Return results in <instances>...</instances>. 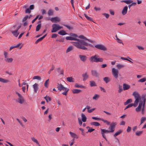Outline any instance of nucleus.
<instances>
[{
  "label": "nucleus",
  "instance_id": "24",
  "mask_svg": "<svg viewBox=\"0 0 146 146\" xmlns=\"http://www.w3.org/2000/svg\"><path fill=\"white\" fill-rule=\"evenodd\" d=\"M69 133L71 136L74 138H76L78 139V136L75 133L72 132H70Z\"/></svg>",
  "mask_w": 146,
  "mask_h": 146
},
{
  "label": "nucleus",
  "instance_id": "62",
  "mask_svg": "<svg viewBox=\"0 0 146 146\" xmlns=\"http://www.w3.org/2000/svg\"><path fill=\"white\" fill-rule=\"evenodd\" d=\"M95 130V129H94L91 128L89 129H88V131L86 133H88V132H91Z\"/></svg>",
  "mask_w": 146,
  "mask_h": 146
},
{
  "label": "nucleus",
  "instance_id": "27",
  "mask_svg": "<svg viewBox=\"0 0 146 146\" xmlns=\"http://www.w3.org/2000/svg\"><path fill=\"white\" fill-rule=\"evenodd\" d=\"M31 140L35 143L37 145L39 146H40V145L39 144V142L34 137H32L31 138Z\"/></svg>",
  "mask_w": 146,
  "mask_h": 146
},
{
  "label": "nucleus",
  "instance_id": "18",
  "mask_svg": "<svg viewBox=\"0 0 146 146\" xmlns=\"http://www.w3.org/2000/svg\"><path fill=\"white\" fill-rule=\"evenodd\" d=\"M82 76L83 78V81H85L87 79L88 77V75L87 72H86L84 74H82Z\"/></svg>",
  "mask_w": 146,
  "mask_h": 146
},
{
  "label": "nucleus",
  "instance_id": "20",
  "mask_svg": "<svg viewBox=\"0 0 146 146\" xmlns=\"http://www.w3.org/2000/svg\"><path fill=\"white\" fill-rule=\"evenodd\" d=\"M143 106V105L140 104H139L138 107L136 108L135 111L137 112H139L140 111L142 108V106Z\"/></svg>",
  "mask_w": 146,
  "mask_h": 146
},
{
  "label": "nucleus",
  "instance_id": "31",
  "mask_svg": "<svg viewBox=\"0 0 146 146\" xmlns=\"http://www.w3.org/2000/svg\"><path fill=\"white\" fill-rule=\"evenodd\" d=\"M90 124L91 125H94L95 126H100V124L99 123L97 122H92L90 123Z\"/></svg>",
  "mask_w": 146,
  "mask_h": 146
},
{
  "label": "nucleus",
  "instance_id": "50",
  "mask_svg": "<svg viewBox=\"0 0 146 146\" xmlns=\"http://www.w3.org/2000/svg\"><path fill=\"white\" fill-rule=\"evenodd\" d=\"M53 11L51 9H50L49 10L48 14L49 16L51 15H53Z\"/></svg>",
  "mask_w": 146,
  "mask_h": 146
},
{
  "label": "nucleus",
  "instance_id": "45",
  "mask_svg": "<svg viewBox=\"0 0 146 146\" xmlns=\"http://www.w3.org/2000/svg\"><path fill=\"white\" fill-rule=\"evenodd\" d=\"M41 27V24H38L36 27V31H38L40 29Z\"/></svg>",
  "mask_w": 146,
  "mask_h": 146
},
{
  "label": "nucleus",
  "instance_id": "23",
  "mask_svg": "<svg viewBox=\"0 0 146 146\" xmlns=\"http://www.w3.org/2000/svg\"><path fill=\"white\" fill-rule=\"evenodd\" d=\"M47 34H45L44 36H43L40 37V38H39L38 39H37L36 41L35 42V43L37 44L39 42L41 41L42 40V39L44 38L46 36Z\"/></svg>",
  "mask_w": 146,
  "mask_h": 146
},
{
  "label": "nucleus",
  "instance_id": "54",
  "mask_svg": "<svg viewBox=\"0 0 146 146\" xmlns=\"http://www.w3.org/2000/svg\"><path fill=\"white\" fill-rule=\"evenodd\" d=\"M119 89L118 90V92L119 93H120L123 90V89L122 88V86H121L119 85Z\"/></svg>",
  "mask_w": 146,
  "mask_h": 146
},
{
  "label": "nucleus",
  "instance_id": "8",
  "mask_svg": "<svg viewBox=\"0 0 146 146\" xmlns=\"http://www.w3.org/2000/svg\"><path fill=\"white\" fill-rule=\"evenodd\" d=\"M95 47L97 49L104 51L106 50H107V48L104 46L102 44H98L95 45Z\"/></svg>",
  "mask_w": 146,
  "mask_h": 146
},
{
  "label": "nucleus",
  "instance_id": "47",
  "mask_svg": "<svg viewBox=\"0 0 146 146\" xmlns=\"http://www.w3.org/2000/svg\"><path fill=\"white\" fill-rule=\"evenodd\" d=\"M146 81V78H141L140 80H139L138 82H145V81Z\"/></svg>",
  "mask_w": 146,
  "mask_h": 146
},
{
  "label": "nucleus",
  "instance_id": "63",
  "mask_svg": "<svg viewBox=\"0 0 146 146\" xmlns=\"http://www.w3.org/2000/svg\"><path fill=\"white\" fill-rule=\"evenodd\" d=\"M95 109V108H93L89 110H88L87 111L88 113H92L93 111H94Z\"/></svg>",
  "mask_w": 146,
  "mask_h": 146
},
{
  "label": "nucleus",
  "instance_id": "56",
  "mask_svg": "<svg viewBox=\"0 0 146 146\" xmlns=\"http://www.w3.org/2000/svg\"><path fill=\"white\" fill-rule=\"evenodd\" d=\"M21 43H19L18 44H17V45H15V46L16 47V48H19H19L20 49H21L22 47V46H21Z\"/></svg>",
  "mask_w": 146,
  "mask_h": 146
},
{
  "label": "nucleus",
  "instance_id": "53",
  "mask_svg": "<svg viewBox=\"0 0 146 146\" xmlns=\"http://www.w3.org/2000/svg\"><path fill=\"white\" fill-rule=\"evenodd\" d=\"M146 118L145 117H142L141 119V124H142L146 120Z\"/></svg>",
  "mask_w": 146,
  "mask_h": 146
},
{
  "label": "nucleus",
  "instance_id": "43",
  "mask_svg": "<svg viewBox=\"0 0 146 146\" xmlns=\"http://www.w3.org/2000/svg\"><path fill=\"white\" fill-rule=\"evenodd\" d=\"M69 90V89L66 88L64 90L65 91L62 93V94L65 96H66L67 95V93L68 91Z\"/></svg>",
  "mask_w": 146,
  "mask_h": 146
},
{
  "label": "nucleus",
  "instance_id": "22",
  "mask_svg": "<svg viewBox=\"0 0 146 146\" xmlns=\"http://www.w3.org/2000/svg\"><path fill=\"white\" fill-rule=\"evenodd\" d=\"M57 71L60 74L64 75V71L63 69H61L60 68H58L56 69Z\"/></svg>",
  "mask_w": 146,
  "mask_h": 146
},
{
  "label": "nucleus",
  "instance_id": "10",
  "mask_svg": "<svg viewBox=\"0 0 146 146\" xmlns=\"http://www.w3.org/2000/svg\"><path fill=\"white\" fill-rule=\"evenodd\" d=\"M92 75L95 77L98 78L100 74L96 70H91Z\"/></svg>",
  "mask_w": 146,
  "mask_h": 146
},
{
  "label": "nucleus",
  "instance_id": "21",
  "mask_svg": "<svg viewBox=\"0 0 146 146\" xmlns=\"http://www.w3.org/2000/svg\"><path fill=\"white\" fill-rule=\"evenodd\" d=\"M82 120L83 122H85L86 121V117L84 114L82 113L81 114Z\"/></svg>",
  "mask_w": 146,
  "mask_h": 146
},
{
  "label": "nucleus",
  "instance_id": "1",
  "mask_svg": "<svg viewBox=\"0 0 146 146\" xmlns=\"http://www.w3.org/2000/svg\"><path fill=\"white\" fill-rule=\"evenodd\" d=\"M66 36V38L67 40H74L75 42H73V44L77 48L81 49L86 50L87 48L86 46H88L90 47H93V46L91 44H88L86 41L77 39L76 37L73 36Z\"/></svg>",
  "mask_w": 146,
  "mask_h": 146
},
{
  "label": "nucleus",
  "instance_id": "25",
  "mask_svg": "<svg viewBox=\"0 0 146 146\" xmlns=\"http://www.w3.org/2000/svg\"><path fill=\"white\" fill-rule=\"evenodd\" d=\"M73 49V47L72 46H69L67 49L66 51V53H68L71 51H72Z\"/></svg>",
  "mask_w": 146,
  "mask_h": 146
},
{
  "label": "nucleus",
  "instance_id": "36",
  "mask_svg": "<svg viewBox=\"0 0 146 146\" xmlns=\"http://www.w3.org/2000/svg\"><path fill=\"white\" fill-rule=\"evenodd\" d=\"M104 81L107 83L109 82L110 80V78L108 77H105L103 78Z\"/></svg>",
  "mask_w": 146,
  "mask_h": 146
},
{
  "label": "nucleus",
  "instance_id": "44",
  "mask_svg": "<svg viewBox=\"0 0 146 146\" xmlns=\"http://www.w3.org/2000/svg\"><path fill=\"white\" fill-rule=\"evenodd\" d=\"M49 80V79H48L45 82L44 84V86L46 88L48 87V85L49 84L48 81Z\"/></svg>",
  "mask_w": 146,
  "mask_h": 146
},
{
  "label": "nucleus",
  "instance_id": "60",
  "mask_svg": "<svg viewBox=\"0 0 146 146\" xmlns=\"http://www.w3.org/2000/svg\"><path fill=\"white\" fill-rule=\"evenodd\" d=\"M30 9L29 8L26 9L25 10V12L26 13H30L31 12Z\"/></svg>",
  "mask_w": 146,
  "mask_h": 146
},
{
  "label": "nucleus",
  "instance_id": "38",
  "mask_svg": "<svg viewBox=\"0 0 146 146\" xmlns=\"http://www.w3.org/2000/svg\"><path fill=\"white\" fill-rule=\"evenodd\" d=\"M0 82L3 83H7L9 82V80L0 78Z\"/></svg>",
  "mask_w": 146,
  "mask_h": 146
},
{
  "label": "nucleus",
  "instance_id": "5",
  "mask_svg": "<svg viewBox=\"0 0 146 146\" xmlns=\"http://www.w3.org/2000/svg\"><path fill=\"white\" fill-rule=\"evenodd\" d=\"M15 93L19 97V98L17 100H16V101L21 104H23L25 102L24 98L17 92H16Z\"/></svg>",
  "mask_w": 146,
  "mask_h": 146
},
{
  "label": "nucleus",
  "instance_id": "46",
  "mask_svg": "<svg viewBox=\"0 0 146 146\" xmlns=\"http://www.w3.org/2000/svg\"><path fill=\"white\" fill-rule=\"evenodd\" d=\"M117 124V123L116 122H112L110 125V126L112 127L115 128V126Z\"/></svg>",
  "mask_w": 146,
  "mask_h": 146
},
{
  "label": "nucleus",
  "instance_id": "6",
  "mask_svg": "<svg viewBox=\"0 0 146 146\" xmlns=\"http://www.w3.org/2000/svg\"><path fill=\"white\" fill-rule=\"evenodd\" d=\"M72 36H73L74 37H78L79 38H81V39H83L85 40V41H86L88 44H88L87 42L86 41H87L88 42H92V41L91 40H90L89 39H87L86 37H85L83 35H80L78 36L77 35L75 34H72ZM85 41V40H84Z\"/></svg>",
  "mask_w": 146,
  "mask_h": 146
},
{
  "label": "nucleus",
  "instance_id": "26",
  "mask_svg": "<svg viewBox=\"0 0 146 146\" xmlns=\"http://www.w3.org/2000/svg\"><path fill=\"white\" fill-rule=\"evenodd\" d=\"M13 60V59L12 58H8L5 59V60L7 62L9 63H11L12 62Z\"/></svg>",
  "mask_w": 146,
  "mask_h": 146
},
{
  "label": "nucleus",
  "instance_id": "51",
  "mask_svg": "<svg viewBox=\"0 0 146 146\" xmlns=\"http://www.w3.org/2000/svg\"><path fill=\"white\" fill-rule=\"evenodd\" d=\"M99 97L98 95L96 94L94 95V96L93 98V99L97 100Z\"/></svg>",
  "mask_w": 146,
  "mask_h": 146
},
{
  "label": "nucleus",
  "instance_id": "13",
  "mask_svg": "<svg viewBox=\"0 0 146 146\" xmlns=\"http://www.w3.org/2000/svg\"><path fill=\"white\" fill-rule=\"evenodd\" d=\"M101 133L102 135H105V133H110V130H108L105 129H101Z\"/></svg>",
  "mask_w": 146,
  "mask_h": 146
},
{
  "label": "nucleus",
  "instance_id": "11",
  "mask_svg": "<svg viewBox=\"0 0 146 146\" xmlns=\"http://www.w3.org/2000/svg\"><path fill=\"white\" fill-rule=\"evenodd\" d=\"M60 19L58 17L52 18L50 19L51 21L53 23H57L60 21Z\"/></svg>",
  "mask_w": 146,
  "mask_h": 146
},
{
  "label": "nucleus",
  "instance_id": "48",
  "mask_svg": "<svg viewBox=\"0 0 146 146\" xmlns=\"http://www.w3.org/2000/svg\"><path fill=\"white\" fill-rule=\"evenodd\" d=\"M33 79H38L39 80H41V77L38 76H35L33 78Z\"/></svg>",
  "mask_w": 146,
  "mask_h": 146
},
{
  "label": "nucleus",
  "instance_id": "14",
  "mask_svg": "<svg viewBox=\"0 0 146 146\" xmlns=\"http://www.w3.org/2000/svg\"><path fill=\"white\" fill-rule=\"evenodd\" d=\"M123 90H128L130 88V85L125 83H124L123 84Z\"/></svg>",
  "mask_w": 146,
  "mask_h": 146
},
{
  "label": "nucleus",
  "instance_id": "3",
  "mask_svg": "<svg viewBox=\"0 0 146 146\" xmlns=\"http://www.w3.org/2000/svg\"><path fill=\"white\" fill-rule=\"evenodd\" d=\"M90 60L92 62H102L103 61V59L102 58H99L98 55H95L91 57Z\"/></svg>",
  "mask_w": 146,
  "mask_h": 146
},
{
  "label": "nucleus",
  "instance_id": "17",
  "mask_svg": "<svg viewBox=\"0 0 146 146\" xmlns=\"http://www.w3.org/2000/svg\"><path fill=\"white\" fill-rule=\"evenodd\" d=\"M38 85L37 84L35 83L33 85V88L34 89V92L35 93L37 92V91L38 90Z\"/></svg>",
  "mask_w": 146,
  "mask_h": 146
},
{
  "label": "nucleus",
  "instance_id": "57",
  "mask_svg": "<svg viewBox=\"0 0 146 146\" xmlns=\"http://www.w3.org/2000/svg\"><path fill=\"white\" fill-rule=\"evenodd\" d=\"M133 1L131 0H125V3L127 4H129L133 2Z\"/></svg>",
  "mask_w": 146,
  "mask_h": 146
},
{
  "label": "nucleus",
  "instance_id": "7",
  "mask_svg": "<svg viewBox=\"0 0 146 146\" xmlns=\"http://www.w3.org/2000/svg\"><path fill=\"white\" fill-rule=\"evenodd\" d=\"M146 96L145 95H143L142 96V100H143V107L142 108H141V109L142 110L141 113L143 114L144 113V112L145 111V104L146 100V99L145 98Z\"/></svg>",
  "mask_w": 146,
  "mask_h": 146
},
{
  "label": "nucleus",
  "instance_id": "9",
  "mask_svg": "<svg viewBox=\"0 0 146 146\" xmlns=\"http://www.w3.org/2000/svg\"><path fill=\"white\" fill-rule=\"evenodd\" d=\"M112 73L115 78H117L118 77V71L115 68L112 69Z\"/></svg>",
  "mask_w": 146,
  "mask_h": 146
},
{
  "label": "nucleus",
  "instance_id": "39",
  "mask_svg": "<svg viewBox=\"0 0 146 146\" xmlns=\"http://www.w3.org/2000/svg\"><path fill=\"white\" fill-rule=\"evenodd\" d=\"M4 55V56L5 59L8 58V53L6 51H4L3 52Z\"/></svg>",
  "mask_w": 146,
  "mask_h": 146
},
{
  "label": "nucleus",
  "instance_id": "61",
  "mask_svg": "<svg viewBox=\"0 0 146 146\" xmlns=\"http://www.w3.org/2000/svg\"><path fill=\"white\" fill-rule=\"evenodd\" d=\"M132 106H133L132 104H129L128 105H127L126 107V108L124 110H125L126 109L129 108L131 107H132Z\"/></svg>",
  "mask_w": 146,
  "mask_h": 146
},
{
  "label": "nucleus",
  "instance_id": "49",
  "mask_svg": "<svg viewBox=\"0 0 146 146\" xmlns=\"http://www.w3.org/2000/svg\"><path fill=\"white\" fill-rule=\"evenodd\" d=\"M124 66V65L122 64H117L116 66L119 69L123 67Z\"/></svg>",
  "mask_w": 146,
  "mask_h": 146
},
{
  "label": "nucleus",
  "instance_id": "58",
  "mask_svg": "<svg viewBox=\"0 0 146 146\" xmlns=\"http://www.w3.org/2000/svg\"><path fill=\"white\" fill-rule=\"evenodd\" d=\"M101 120L104 122V123H106L108 125H109L110 124V122H108L107 120H105L104 119H101Z\"/></svg>",
  "mask_w": 146,
  "mask_h": 146
},
{
  "label": "nucleus",
  "instance_id": "28",
  "mask_svg": "<svg viewBox=\"0 0 146 146\" xmlns=\"http://www.w3.org/2000/svg\"><path fill=\"white\" fill-rule=\"evenodd\" d=\"M74 87L76 88H85L86 87L82 85L78 84H76L74 85Z\"/></svg>",
  "mask_w": 146,
  "mask_h": 146
},
{
  "label": "nucleus",
  "instance_id": "42",
  "mask_svg": "<svg viewBox=\"0 0 146 146\" xmlns=\"http://www.w3.org/2000/svg\"><path fill=\"white\" fill-rule=\"evenodd\" d=\"M84 16L88 20H89L91 21H93V19L90 17L87 16L86 14H84Z\"/></svg>",
  "mask_w": 146,
  "mask_h": 146
},
{
  "label": "nucleus",
  "instance_id": "12",
  "mask_svg": "<svg viewBox=\"0 0 146 146\" xmlns=\"http://www.w3.org/2000/svg\"><path fill=\"white\" fill-rule=\"evenodd\" d=\"M57 88L60 91H61L62 90H64L66 88L65 87L63 86L62 84H59L58 83V85H57Z\"/></svg>",
  "mask_w": 146,
  "mask_h": 146
},
{
  "label": "nucleus",
  "instance_id": "41",
  "mask_svg": "<svg viewBox=\"0 0 146 146\" xmlns=\"http://www.w3.org/2000/svg\"><path fill=\"white\" fill-rule=\"evenodd\" d=\"M143 132V131H137L135 133V134L137 136H139L142 134Z\"/></svg>",
  "mask_w": 146,
  "mask_h": 146
},
{
  "label": "nucleus",
  "instance_id": "55",
  "mask_svg": "<svg viewBox=\"0 0 146 146\" xmlns=\"http://www.w3.org/2000/svg\"><path fill=\"white\" fill-rule=\"evenodd\" d=\"M115 37L116 38L118 42L120 43H122V44H123V43H122V41L117 37V35H116Z\"/></svg>",
  "mask_w": 146,
  "mask_h": 146
},
{
  "label": "nucleus",
  "instance_id": "40",
  "mask_svg": "<svg viewBox=\"0 0 146 146\" xmlns=\"http://www.w3.org/2000/svg\"><path fill=\"white\" fill-rule=\"evenodd\" d=\"M132 100L131 99H128L124 103V105H126L127 104L132 102Z\"/></svg>",
  "mask_w": 146,
  "mask_h": 146
},
{
  "label": "nucleus",
  "instance_id": "37",
  "mask_svg": "<svg viewBox=\"0 0 146 146\" xmlns=\"http://www.w3.org/2000/svg\"><path fill=\"white\" fill-rule=\"evenodd\" d=\"M32 16L31 15H30V16L29 17V16L28 15L26 16L22 20V22H24L26 20L28 19V18H30Z\"/></svg>",
  "mask_w": 146,
  "mask_h": 146
},
{
  "label": "nucleus",
  "instance_id": "16",
  "mask_svg": "<svg viewBox=\"0 0 146 146\" xmlns=\"http://www.w3.org/2000/svg\"><path fill=\"white\" fill-rule=\"evenodd\" d=\"M127 9L128 7L127 6H125L123 7L122 11V14L123 15H125L127 13Z\"/></svg>",
  "mask_w": 146,
  "mask_h": 146
},
{
  "label": "nucleus",
  "instance_id": "19",
  "mask_svg": "<svg viewBox=\"0 0 146 146\" xmlns=\"http://www.w3.org/2000/svg\"><path fill=\"white\" fill-rule=\"evenodd\" d=\"M66 79L67 81L68 82H74V79L72 77H68Z\"/></svg>",
  "mask_w": 146,
  "mask_h": 146
},
{
  "label": "nucleus",
  "instance_id": "35",
  "mask_svg": "<svg viewBox=\"0 0 146 146\" xmlns=\"http://www.w3.org/2000/svg\"><path fill=\"white\" fill-rule=\"evenodd\" d=\"M90 85L91 86H96V85L94 81H90Z\"/></svg>",
  "mask_w": 146,
  "mask_h": 146
},
{
  "label": "nucleus",
  "instance_id": "34",
  "mask_svg": "<svg viewBox=\"0 0 146 146\" xmlns=\"http://www.w3.org/2000/svg\"><path fill=\"white\" fill-rule=\"evenodd\" d=\"M44 98L45 99L46 102L47 103L49 102L51 100V98L48 96H46Z\"/></svg>",
  "mask_w": 146,
  "mask_h": 146
},
{
  "label": "nucleus",
  "instance_id": "33",
  "mask_svg": "<svg viewBox=\"0 0 146 146\" xmlns=\"http://www.w3.org/2000/svg\"><path fill=\"white\" fill-rule=\"evenodd\" d=\"M17 32L18 31L16 30L15 31H11V33L14 36L17 37L18 36V35L19 34V33H18Z\"/></svg>",
  "mask_w": 146,
  "mask_h": 146
},
{
  "label": "nucleus",
  "instance_id": "32",
  "mask_svg": "<svg viewBox=\"0 0 146 146\" xmlns=\"http://www.w3.org/2000/svg\"><path fill=\"white\" fill-rule=\"evenodd\" d=\"M58 34L62 35H64L67 34V33H66L63 30H61L59 32Z\"/></svg>",
  "mask_w": 146,
  "mask_h": 146
},
{
  "label": "nucleus",
  "instance_id": "4",
  "mask_svg": "<svg viewBox=\"0 0 146 146\" xmlns=\"http://www.w3.org/2000/svg\"><path fill=\"white\" fill-rule=\"evenodd\" d=\"M52 30H51L52 33L55 32L63 28V27L60 26L59 25L57 24H54L52 25Z\"/></svg>",
  "mask_w": 146,
  "mask_h": 146
},
{
  "label": "nucleus",
  "instance_id": "59",
  "mask_svg": "<svg viewBox=\"0 0 146 146\" xmlns=\"http://www.w3.org/2000/svg\"><path fill=\"white\" fill-rule=\"evenodd\" d=\"M109 129H110V132H113L114 131V128L113 127H111L110 126V127H109Z\"/></svg>",
  "mask_w": 146,
  "mask_h": 146
},
{
  "label": "nucleus",
  "instance_id": "52",
  "mask_svg": "<svg viewBox=\"0 0 146 146\" xmlns=\"http://www.w3.org/2000/svg\"><path fill=\"white\" fill-rule=\"evenodd\" d=\"M63 25L66 27L69 30L72 29H73V27H70V26L65 24H63Z\"/></svg>",
  "mask_w": 146,
  "mask_h": 146
},
{
  "label": "nucleus",
  "instance_id": "15",
  "mask_svg": "<svg viewBox=\"0 0 146 146\" xmlns=\"http://www.w3.org/2000/svg\"><path fill=\"white\" fill-rule=\"evenodd\" d=\"M79 57L80 60L83 62L85 61L87 58L86 56L83 55H79Z\"/></svg>",
  "mask_w": 146,
  "mask_h": 146
},
{
  "label": "nucleus",
  "instance_id": "2",
  "mask_svg": "<svg viewBox=\"0 0 146 146\" xmlns=\"http://www.w3.org/2000/svg\"><path fill=\"white\" fill-rule=\"evenodd\" d=\"M132 95L133 96L135 99V100L134 104H132L133 106L135 107L137 106L139 101L140 100H142V96L141 97L139 94L136 92H134L133 94Z\"/></svg>",
  "mask_w": 146,
  "mask_h": 146
},
{
  "label": "nucleus",
  "instance_id": "29",
  "mask_svg": "<svg viewBox=\"0 0 146 146\" xmlns=\"http://www.w3.org/2000/svg\"><path fill=\"white\" fill-rule=\"evenodd\" d=\"M81 90L77 89H73L72 90V92L74 94H78L81 92Z\"/></svg>",
  "mask_w": 146,
  "mask_h": 146
},
{
  "label": "nucleus",
  "instance_id": "64",
  "mask_svg": "<svg viewBox=\"0 0 146 146\" xmlns=\"http://www.w3.org/2000/svg\"><path fill=\"white\" fill-rule=\"evenodd\" d=\"M102 15H103L104 16L106 17V18L107 19L108 18L109 16V15L108 14L104 13H103Z\"/></svg>",
  "mask_w": 146,
  "mask_h": 146
},
{
  "label": "nucleus",
  "instance_id": "30",
  "mask_svg": "<svg viewBox=\"0 0 146 146\" xmlns=\"http://www.w3.org/2000/svg\"><path fill=\"white\" fill-rule=\"evenodd\" d=\"M123 131L121 129L119 130L118 131L115 133V134L113 135V136L114 137H115L119 135L121 133H122Z\"/></svg>",
  "mask_w": 146,
  "mask_h": 146
}]
</instances>
